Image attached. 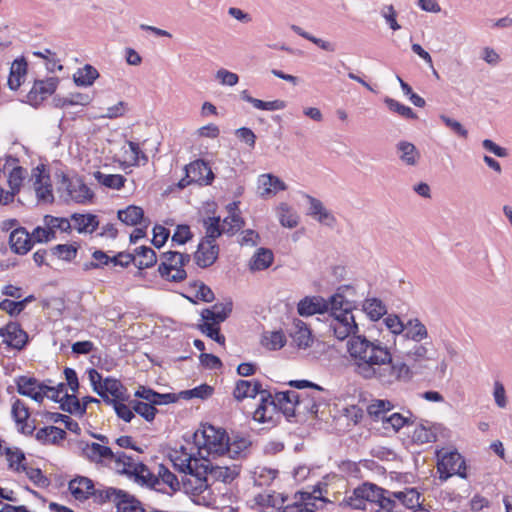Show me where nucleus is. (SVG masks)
Instances as JSON below:
<instances>
[{
    "label": "nucleus",
    "instance_id": "obj_10",
    "mask_svg": "<svg viewBox=\"0 0 512 512\" xmlns=\"http://www.w3.org/2000/svg\"><path fill=\"white\" fill-rule=\"evenodd\" d=\"M298 392L293 390L276 392V413L286 418L289 422L299 423L298 414L296 413Z\"/></svg>",
    "mask_w": 512,
    "mask_h": 512
},
{
    "label": "nucleus",
    "instance_id": "obj_16",
    "mask_svg": "<svg viewBox=\"0 0 512 512\" xmlns=\"http://www.w3.org/2000/svg\"><path fill=\"white\" fill-rule=\"evenodd\" d=\"M319 410L318 398L311 393H299L297 399L296 413L300 422H304L309 418L317 417Z\"/></svg>",
    "mask_w": 512,
    "mask_h": 512
},
{
    "label": "nucleus",
    "instance_id": "obj_1",
    "mask_svg": "<svg viewBox=\"0 0 512 512\" xmlns=\"http://www.w3.org/2000/svg\"><path fill=\"white\" fill-rule=\"evenodd\" d=\"M333 319L329 329L338 340L347 342L354 372L365 380H376L383 386L397 382H409L414 375L412 367L399 357H394L390 348L382 341L369 340L364 335H357L358 325L349 308L331 310Z\"/></svg>",
    "mask_w": 512,
    "mask_h": 512
},
{
    "label": "nucleus",
    "instance_id": "obj_5",
    "mask_svg": "<svg viewBox=\"0 0 512 512\" xmlns=\"http://www.w3.org/2000/svg\"><path fill=\"white\" fill-rule=\"evenodd\" d=\"M232 221L235 222V225L226 227L221 225V219L219 216L207 217L203 219V226L206 230V235L201 239V241L207 244H216V239L219 238L222 234L226 233L229 235H234L245 224L244 220L239 215H232Z\"/></svg>",
    "mask_w": 512,
    "mask_h": 512
},
{
    "label": "nucleus",
    "instance_id": "obj_2",
    "mask_svg": "<svg viewBox=\"0 0 512 512\" xmlns=\"http://www.w3.org/2000/svg\"><path fill=\"white\" fill-rule=\"evenodd\" d=\"M4 454L9 462V468L16 472H25L29 480L36 486L40 488H47L51 484L50 479L43 474L40 468L27 466L25 463L26 456L19 448L12 449L10 447H6L4 449Z\"/></svg>",
    "mask_w": 512,
    "mask_h": 512
},
{
    "label": "nucleus",
    "instance_id": "obj_3",
    "mask_svg": "<svg viewBox=\"0 0 512 512\" xmlns=\"http://www.w3.org/2000/svg\"><path fill=\"white\" fill-rule=\"evenodd\" d=\"M60 177L58 182V191H65V202L69 200L77 204H85L91 202L95 196L94 192L85 184L82 177L75 176L70 178L64 172L56 173Z\"/></svg>",
    "mask_w": 512,
    "mask_h": 512
},
{
    "label": "nucleus",
    "instance_id": "obj_18",
    "mask_svg": "<svg viewBox=\"0 0 512 512\" xmlns=\"http://www.w3.org/2000/svg\"><path fill=\"white\" fill-rule=\"evenodd\" d=\"M9 244L11 250L19 255L27 254L34 245L31 234L24 227L15 228L10 233Z\"/></svg>",
    "mask_w": 512,
    "mask_h": 512
},
{
    "label": "nucleus",
    "instance_id": "obj_17",
    "mask_svg": "<svg viewBox=\"0 0 512 512\" xmlns=\"http://www.w3.org/2000/svg\"><path fill=\"white\" fill-rule=\"evenodd\" d=\"M219 252L220 247L218 244H207L200 241L193 258L198 267L205 269L217 261Z\"/></svg>",
    "mask_w": 512,
    "mask_h": 512
},
{
    "label": "nucleus",
    "instance_id": "obj_45",
    "mask_svg": "<svg viewBox=\"0 0 512 512\" xmlns=\"http://www.w3.org/2000/svg\"><path fill=\"white\" fill-rule=\"evenodd\" d=\"M44 417L47 420L52 421L54 423H58L59 421H63V424L65 425V428L67 430H69L70 432L75 433L77 435H80V433H81V428H80L78 422L73 420L68 415L61 414V413H58V412L46 411L44 413Z\"/></svg>",
    "mask_w": 512,
    "mask_h": 512
},
{
    "label": "nucleus",
    "instance_id": "obj_8",
    "mask_svg": "<svg viewBox=\"0 0 512 512\" xmlns=\"http://www.w3.org/2000/svg\"><path fill=\"white\" fill-rule=\"evenodd\" d=\"M202 446L209 454L223 455L229 448V436L225 430L216 429L212 425L203 427L201 432Z\"/></svg>",
    "mask_w": 512,
    "mask_h": 512
},
{
    "label": "nucleus",
    "instance_id": "obj_50",
    "mask_svg": "<svg viewBox=\"0 0 512 512\" xmlns=\"http://www.w3.org/2000/svg\"><path fill=\"white\" fill-rule=\"evenodd\" d=\"M191 261V255L187 253L178 252L176 267L173 275H171V282L180 283L187 278V272L184 267Z\"/></svg>",
    "mask_w": 512,
    "mask_h": 512
},
{
    "label": "nucleus",
    "instance_id": "obj_33",
    "mask_svg": "<svg viewBox=\"0 0 512 512\" xmlns=\"http://www.w3.org/2000/svg\"><path fill=\"white\" fill-rule=\"evenodd\" d=\"M117 218L128 226H136L145 220L144 210L139 206L129 205L125 209L118 210Z\"/></svg>",
    "mask_w": 512,
    "mask_h": 512
},
{
    "label": "nucleus",
    "instance_id": "obj_49",
    "mask_svg": "<svg viewBox=\"0 0 512 512\" xmlns=\"http://www.w3.org/2000/svg\"><path fill=\"white\" fill-rule=\"evenodd\" d=\"M132 409L135 413L140 415L147 422H152L155 419L158 409L153 407L151 403H146L140 400H133L130 402Z\"/></svg>",
    "mask_w": 512,
    "mask_h": 512
},
{
    "label": "nucleus",
    "instance_id": "obj_23",
    "mask_svg": "<svg viewBox=\"0 0 512 512\" xmlns=\"http://www.w3.org/2000/svg\"><path fill=\"white\" fill-rule=\"evenodd\" d=\"M262 392V384L258 380H237L233 390V397L237 401H242L245 398H255Z\"/></svg>",
    "mask_w": 512,
    "mask_h": 512
},
{
    "label": "nucleus",
    "instance_id": "obj_6",
    "mask_svg": "<svg viewBox=\"0 0 512 512\" xmlns=\"http://www.w3.org/2000/svg\"><path fill=\"white\" fill-rule=\"evenodd\" d=\"M260 395V403L253 414V419L259 423H268L271 427L276 426L281 416L276 413V393L273 395L270 390L263 389Z\"/></svg>",
    "mask_w": 512,
    "mask_h": 512
},
{
    "label": "nucleus",
    "instance_id": "obj_44",
    "mask_svg": "<svg viewBox=\"0 0 512 512\" xmlns=\"http://www.w3.org/2000/svg\"><path fill=\"white\" fill-rule=\"evenodd\" d=\"M122 489L114 488V487H106L104 489H99L93 487L94 494L91 495L93 501L97 504H104L107 502H112L114 505L116 503V499L118 495L121 493Z\"/></svg>",
    "mask_w": 512,
    "mask_h": 512
},
{
    "label": "nucleus",
    "instance_id": "obj_7",
    "mask_svg": "<svg viewBox=\"0 0 512 512\" xmlns=\"http://www.w3.org/2000/svg\"><path fill=\"white\" fill-rule=\"evenodd\" d=\"M58 84V77H48L43 80L36 79L32 88L26 94L25 99H23L22 102L27 103L34 108H38L44 100L55 93Z\"/></svg>",
    "mask_w": 512,
    "mask_h": 512
},
{
    "label": "nucleus",
    "instance_id": "obj_27",
    "mask_svg": "<svg viewBox=\"0 0 512 512\" xmlns=\"http://www.w3.org/2000/svg\"><path fill=\"white\" fill-rule=\"evenodd\" d=\"M387 490L377 486L374 483L364 482L353 491L356 500H365L377 503L381 499V494H385Z\"/></svg>",
    "mask_w": 512,
    "mask_h": 512
},
{
    "label": "nucleus",
    "instance_id": "obj_46",
    "mask_svg": "<svg viewBox=\"0 0 512 512\" xmlns=\"http://www.w3.org/2000/svg\"><path fill=\"white\" fill-rule=\"evenodd\" d=\"M214 388L206 383L201 384L193 389L183 390L178 393L179 399L190 400L192 398L207 399L212 396Z\"/></svg>",
    "mask_w": 512,
    "mask_h": 512
},
{
    "label": "nucleus",
    "instance_id": "obj_31",
    "mask_svg": "<svg viewBox=\"0 0 512 512\" xmlns=\"http://www.w3.org/2000/svg\"><path fill=\"white\" fill-rule=\"evenodd\" d=\"M404 327L405 330L402 334L406 339L419 343L428 337L426 326L418 318L409 319Z\"/></svg>",
    "mask_w": 512,
    "mask_h": 512
},
{
    "label": "nucleus",
    "instance_id": "obj_9",
    "mask_svg": "<svg viewBox=\"0 0 512 512\" xmlns=\"http://www.w3.org/2000/svg\"><path fill=\"white\" fill-rule=\"evenodd\" d=\"M0 337L4 344L18 351L23 350L29 342L28 333L16 321H9L0 327Z\"/></svg>",
    "mask_w": 512,
    "mask_h": 512
},
{
    "label": "nucleus",
    "instance_id": "obj_24",
    "mask_svg": "<svg viewBox=\"0 0 512 512\" xmlns=\"http://www.w3.org/2000/svg\"><path fill=\"white\" fill-rule=\"evenodd\" d=\"M355 289L351 285H342L337 288V291L334 295H332L329 300L331 304V310H338L349 308L353 310L356 308L355 302L348 300L346 298L347 295H355Z\"/></svg>",
    "mask_w": 512,
    "mask_h": 512
},
{
    "label": "nucleus",
    "instance_id": "obj_60",
    "mask_svg": "<svg viewBox=\"0 0 512 512\" xmlns=\"http://www.w3.org/2000/svg\"><path fill=\"white\" fill-rule=\"evenodd\" d=\"M199 329L202 333L206 334L207 337L211 338L220 345L225 344V336L221 334L220 327L216 324L211 325L209 323H203L199 325Z\"/></svg>",
    "mask_w": 512,
    "mask_h": 512
},
{
    "label": "nucleus",
    "instance_id": "obj_41",
    "mask_svg": "<svg viewBox=\"0 0 512 512\" xmlns=\"http://www.w3.org/2000/svg\"><path fill=\"white\" fill-rule=\"evenodd\" d=\"M98 77L97 69L90 64H86L74 74L73 79L77 86H90Z\"/></svg>",
    "mask_w": 512,
    "mask_h": 512
},
{
    "label": "nucleus",
    "instance_id": "obj_21",
    "mask_svg": "<svg viewBox=\"0 0 512 512\" xmlns=\"http://www.w3.org/2000/svg\"><path fill=\"white\" fill-rule=\"evenodd\" d=\"M28 71V63L25 57L16 58L10 67L7 85L10 90L16 91L23 84Z\"/></svg>",
    "mask_w": 512,
    "mask_h": 512
},
{
    "label": "nucleus",
    "instance_id": "obj_12",
    "mask_svg": "<svg viewBox=\"0 0 512 512\" xmlns=\"http://www.w3.org/2000/svg\"><path fill=\"white\" fill-rule=\"evenodd\" d=\"M185 171L186 178H189L190 181L198 183L201 186L210 185L215 178L211 167L203 159H198L191 162L185 167Z\"/></svg>",
    "mask_w": 512,
    "mask_h": 512
},
{
    "label": "nucleus",
    "instance_id": "obj_25",
    "mask_svg": "<svg viewBox=\"0 0 512 512\" xmlns=\"http://www.w3.org/2000/svg\"><path fill=\"white\" fill-rule=\"evenodd\" d=\"M399 159L407 166H416L421 158L420 151L409 141H399L396 144Z\"/></svg>",
    "mask_w": 512,
    "mask_h": 512
},
{
    "label": "nucleus",
    "instance_id": "obj_52",
    "mask_svg": "<svg viewBox=\"0 0 512 512\" xmlns=\"http://www.w3.org/2000/svg\"><path fill=\"white\" fill-rule=\"evenodd\" d=\"M156 477L159 478L164 484L168 485L173 492H177L181 488L180 481L177 476L169 470L164 464L158 466V473Z\"/></svg>",
    "mask_w": 512,
    "mask_h": 512
},
{
    "label": "nucleus",
    "instance_id": "obj_42",
    "mask_svg": "<svg viewBox=\"0 0 512 512\" xmlns=\"http://www.w3.org/2000/svg\"><path fill=\"white\" fill-rule=\"evenodd\" d=\"M428 421L422 420L421 423L415 428L412 440L414 443L422 445L426 443L435 442L437 440V435L432 429L427 426Z\"/></svg>",
    "mask_w": 512,
    "mask_h": 512
},
{
    "label": "nucleus",
    "instance_id": "obj_58",
    "mask_svg": "<svg viewBox=\"0 0 512 512\" xmlns=\"http://www.w3.org/2000/svg\"><path fill=\"white\" fill-rule=\"evenodd\" d=\"M33 244L34 243H47L56 237V232L47 226L46 228L37 226L31 233Z\"/></svg>",
    "mask_w": 512,
    "mask_h": 512
},
{
    "label": "nucleus",
    "instance_id": "obj_35",
    "mask_svg": "<svg viewBox=\"0 0 512 512\" xmlns=\"http://www.w3.org/2000/svg\"><path fill=\"white\" fill-rule=\"evenodd\" d=\"M178 251L163 252L160 257L163 260L158 266V273L160 277L166 281L171 282V275L175 271Z\"/></svg>",
    "mask_w": 512,
    "mask_h": 512
},
{
    "label": "nucleus",
    "instance_id": "obj_38",
    "mask_svg": "<svg viewBox=\"0 0 512 512\" xmlns=\"http://www.w3.org/2000/svg\"><path fill=\"white\" fill-rule=\"evenodd\" d=\"M34 300L35 296L32 294L28 295L27 297L19 301L3 299L0 302V309L8 313L10 316L15 317L26 308L27 304L31 303Z\"/></svg>",
    "mask_w": 512,
    "mask_h": 512
},
{
    "label": "nucleus",
    "instance_id": "obj_37",
    "mask_svg": "<svg viewBox=\"0 0 512 512\" xmlns=\"http://www.w3.org/2000/svg\"><path fill=\"white\" fill-rule=\"evenodd\" d=\"M363 311L372 321H377L387 313L386 305L378 298L366 299L363 303Z\"/></svg>",
    "mask_w": 512,
    "mask_h": 512
},
{
    "label": "nucleus",
    "instance_id": "obj_39",
    "mask_svg": "<svg viewBox=\"0 0 512 512\" xmlns=\"http://www.w3.org/2000/svg\"><path fill=\"white\" fill-rule=\"evenodd\" d=\"M278 218L283 227L295 228L299 223V216L287 203H280L277 207Z\"/></svg>",
    "mask_w": 512,
    "mask_h": 512
},
{
    "label": "nucleus",
    "instance_id": "obj_13",
    "mask_svg": "<svg viewBox=\"0 0 512 512\" xmlns=\"http://www.w3.org/2000/svg\"><path fill=\"white\" fill-rule=\"evenodd\" d=\"M331 310L330 300L321 296H306L297 305L300 316L308 317L315 314H325Z\"/></svg>",
    "mask_w": 512,
    "mask_h": 512
},
{
    "label": "nucleus",
    "instance_id": "obj_34",
    "mask_svg": "<svg viewBox=\"0 0 512 512\" xmlns=\"http://www.w3.org/2000/svg\"><path fill=\"white\" fill-rule=\"evenodd\" d=\"M274 260V255L272 250L268 248L261 247L257 250L250 261V270L252 271H262L269 268Z\"/></svg>",
    "mask_w": 512,
    "mask_h": 512
},
{
    "label": "nucleus",
    "instance_id": "obj_51",
    "mask_svg": "<svg viewBox=\"0 0 512 512\" xmlns=\"http://www.w3.org/2000/svg\"><path fill=\"white\" fill-rule=\"evenodd\" d=\"M262 344L270 350H279L286 344V337L282 331L264 333Z\"/></svg>",
    "mask_w": 512,
    "mask_h": 512
},
{
    "label": "nucleus",
    "instance_id": "obj_47",
    "mask_svg": "<svg viewBox=\"0 0 512 512\" xmlns=\"http://www.w3.org/2000/svg\"><path fill=\"white\" fill-rule=\"evenodd\" d=\"M393 496L408 509L420 507V493L414 488L407 489L406 491L393 492Z\"/></svg>",
    "mask_w": 512,
    "mask_h": 512
},
{
    "label": "nucleus",
    "instance_id": "obj_56",
    "mask_svg": "<svg viewBox=\"0 0 512 512\" xmlns=\"http://www.w3.org/2000/svg\"><path fill=\"white\" fill-rule=\"evenodd\" d=\"M42 179L43 176L41 174H39L36 178V184H38V186L36 187V196L39 201L53 203L54 196L52 193V186L50 183L42 184Z\"/></svg>",
    "mask_w": 512,
    "mask_h": 512
},
{
    "label": "nucleus",
    "instance_id": "obj_36",
    "mask_svg": "<svg viewBox=\"0 0 512 512\" xmlns=\"http://www.w3.org/2000/svg\"><path fill=\"white\" fill-rule=\"evenodd\" d=\"M132 254L141 258L136 264L139 270L151 268L157 263V254L149 246L137 247Z\"/></svg>",
    "mask_w": 512,
    "mask_h": 512
},
{
    "label": "nucleus",
    "instance_id": "obj_53",
    "mask_svg": "<svg viewBox=\"0 0 512 512\" xmlns=\"http://www.w3.org/2000/svg\"><path fill=\"white\" fill-rule=\"evenodd\" d=\"M214 467L199 463V460L192 456L191 473H187L195 477L196 480H203V484H208L207 475L213 473Z\"/></svg>",
    "mask_w": 512,
    "mask_h": 512
},
{
    "label": "nucleus",
    "instance_id": "obj_11",
    "mask_svg": "<svg viewBox=\"0 0 512 512\" xmlns=\"http://www.w3.org/2000/svg\"><path fill=\"white\" fill-rule=\"evenodd\" d=\"M118 472L121 475H125L128 478L134 479V481L142 486H147L149 488L155 489L159 484V478L153 474L148 466L143 462H138L133 466V469L122 468L119 469Z\"/></svg>",
    "mask_w": 512,
    "mask_h": 512
},
{
    "label": "nucleus",
    "instance_id": "obj_29",
    "mask_svg": "<svg viewBox=\"0 0 512 512\" xmlns=\"http://www.w3.org/2000/svg\"><path fill=\"white\" fill-rule=\"evenodd\" d=\"M115 499L117 512H145L140 500L125 490H121L118 498Z\"/></svg>",
    "mask_w": 512,
    "mask_h": 512
},
{
    "label": "nucleus",
    "instance_id": "obj_30",
    "mask_svg": "<svg viewBox=\"0 0 512 512\" xmlns=\"http://www.w3.org/2000/svg\"><path fill=\"white\" fill-rule=\"evenodd\" d=\"M119 390L127 391L126 387L121 383L119 379L109 376L103 380V385L99 389L100 392L97 394L106 404H110L115 402V399L111 398L116 397V393Z\"/></svg>",
    "mask_w": 512,
    "mask_h": 512
},
{
    "label": "nucleus",
    "instance_id": "obj_61",
    "mask_svg": "<svg viewBox=\"0 0 512 512\" xmlns=\"http://www.w3.org/2000/svg\"><path fill=\"white\" fill-rule=\"evenodd\" d=\"M169 236H170L169 229H167L166 227H164L162 225L156 224L153 227V238L151 240V243L153 244L154 247H156L157 249H160L161 247H163L165 245Z\"/></svg>",
    "mask_w": 512,
    "mask_h": 512
},
{
    "label": "nucleus",
    "instance_id": "obj_43",
    "mask_svg": "<svg viewBox=\"0 0 512 512\" xmlns=\"http://www.w3.org/2000/svg\"><path fill=\"white\" fill-rule=\"evenodd\" d=\"M408 417L396 412L387 416L384 421V428L387 429L390 425L395 432H398L404 426H409L415 423L416 417L410 412Z\"/></svg>",
    "mask_w": 512,
    "mask_h": 512
},
{
    "label": "nucleus",
    "instance_id": "obj_19",
    "mask_svg": "<svg viewBox=\"0 0 512 512\" xmlns=\"http://www.w3.org/2000/svg\"><path fill=\"white\" fill-rule=\"evenodd\" d=\"M94 482L85 476H76L68 483V489L72 496L78 501H85L91 498Z\"/></svg>",
    "mask_w": 512,
    "mask_h": 512
},
{
    "label": "nucleus",
    "instance_id": "obj_22",
    "mask_svg": "<svg viewBox=\"0 0 512 512\" xmlns=\"http://www.w3.org/2000/svg\"><path fill=\"white\" fill-rule=\"evenodd\" d=\"M233 303L231 300L226 303H216L211 308L203 309L201 317L203 320L211 321L219 325L224 322L232 313Z\"/></svg>",
    "mask_w": 512,
    "mask_h": 512
},
{
    "label": "nucleus",
    "instance_id": "obj_28",
    "mask_svg": "<svg viewBox=\"0 0 512 512\" xmlns=\"http://www.w3.org/2000/svg\"><path fill=\"white\" fill-rule=\"evenodd\" d=\"M394 409V404L387 399H374L367 406V414L371 420L384 423L387 413Z\"/></svg>",
    "mask_w": 512,
    "mask_h": 512
},
{
    "label": "nucleus",
    "instance_id": "obj_48",
    "mask_svg": "<svg viewBox=\"0 0 512 512\" xmlns=\"http://www.w3.org/2000/svg\"><path fill=\"white\" fill-rule=\"evenodd\" d=\"M78 244H58L51 248V254L59 259L71 262L77 256Z\"/></svg>",
    "mask_w": 512,
    "mask_h": 512
},
{
    "label": "nucleus",
    "instance_id": "obj_59",
    "mask_svg": "<svg viewBox=\"0 0 512 512\" xmlns=\"http://www.w3.org/2000/svg\"><path fill=\"white\" fill-rule=\"evenodd\" d=\"M181 483L186 493H191L195 496L202 494L209 487V484H203V480L195 479L193 481L187 477H183Z\"/></svg>",
    "mask_w": 512,
    "mask_h": 512
},
{
    "label": "nucleus",
    "instance_id": "obj_64",
    "mask_svg": "<svg viewBox=\"0 0 512 512\" xmlns=\"http://www.w3.org/2000/svg\"><path fill=\"white\" fill-rule=\"evenodd\" d=\"M193 238V233L190 230L189 225L179 224L177 225L174 234L172 235V242L179 245H184Z\"/></svg>",
    "mask_w": 512,
    "mask_h": 512
},
{
    "label": "nucleus",
    "instance_id": "obj_26",
    "mask_svg": "<svg viewBox=\"0 0 512 512\" xmlns=\"http://www.w3.org/2000/svg\"><path fill=\"white\" fill-rule=\"evenodd\" d=\"M258 183L259 189H262L260 192L262 197L275 195L279 191H284L287 189L286 184L279 177L273 174L261 175L259 177Z\"/></svg>",
    "mask_w": 512,
    "mask_h": 512
},
{
    "label": "nucleus",
    "instance_id": "obj_20",
    "mask_svg": "<svg viewBox=\"0 0 512 512\" xmlns=\"http://www.w3.org/2000/svg\"><path fill=\"white\" fill-rule=\"evenodd\" d=\"M287 330L299 348L305 349L311 346L313 342L311 331L302 320L293 318L291 328Z\"/></svg>",
    "mask_w": 512,
    "mask_h": 512
},
{
    "label": "nucleus",
    "instance_id": "obj_14",
    "mask_svg": "<svg viewBox=\"0 0 512 512\" xmlns=\"http://www.w3.org/2000/svg\"><path fill=\"white\" fill-rule=\"evenodd\" d=\"M12 417L15 423L19 427V432L26 436L35 435L34 432L36 430L35 420L32 421V424L28 423V419L30 417L29 408L26 404L20 399H16L12 404L11 409Z\"/></svg>",
    "mask_w": 512,
    "mask_h": 512
},
{
    "label": "nucleus",
    "instance_id": "obj_63",
    "mask_svg": "<svg viewBox=\"0 0 512 512\" xmlns=\"http://www.w3.org/2000/svg\"><path fill=\"white\" fill-rule=\"evenodd\" d=\"M44 223L46 226L52 228L54 231L55 229H59L62 232L67 233L71 231V224L67 218L46 215L44 217Z\"/></svg>",
    "mask_w": 512,
    "mask_h": 512
},
{
    "label": "nucleus",
    "instance_id": "obj_55",
    "mask_svg": "<svg viewBox=\"0 0 512 512\" xmlns=\"http://www.w3.org/2000/svg\"><path fill=\"white\" fill-rule=\"evenodd\" d=\"M250 445L249 439L236 435L232 442L229 441V448L226 450V453H229L230 457L235 459Z\"/></svg>",
    "mask_w": 512,
    "mask_h": 512
},
{
    "label": "nucleus",
    "instance_id": "obj_40",
    "mask_svg": "<svg viewBox=\"0 0 512 512\" xmlns=\"http://www.w3.org/2000/svg\"><path fill=\"white\" fill-rule=\"evenodd\" d=\"M94 177L99 184L116 190L123 188L127 181L121 174H104L101 171H96Z\"/></svg>",
    "mask_w": 512,
    "mask_h": 512
},
{
    "label": "nucleus",
    "instance_id": "obj_54",
    "mask_svg": "<svg viewBox=\"0 0 512 512\" xmlns=\"http://www.w3.org/2000/svg\"><path fill=\"white\" fill-rule=\"evenodd\" d=\"M384 103L386 104V106L388 107V109L390 111L398 113L399 115H401L402 117H404L406 119H416L417 118L416 113L409 106H406L393 98L386 97L384 99Z\"/></svg>",
    "mask_w": 512,
    "mask_h": 512
},
{
    "label": "nucleus",
    "instance_id": "obj_57",
    "mask_svg": "<svg viewBox=\"0 0 512 512\" xmlns=\"http://www.w3.org/2000/svg\"><path fill=\"white\" fill-rule=\"evenodd\" d=\"M427 344V342L423 344H420V342L418 344H415L410 350L406 352L405 357L407 358V360H412L415 362L428 360L429 349L427 347Z\"/></svg>",
    "mask_w": 512,
    "mask_h": 512
},
{
    "label": "nucleus",
    "instance_id": "obj_15",
    "mask_svg": "<svg viewBox=\"0 0 512 512\" xmlns=\"http://www.w3.org/2000/svg\"><path fill=\"white\" fill-rule=\"evenodd\" d=\"M78 447L81 449V456L91 462L100 463L103 459L112 460L114 458V452L106 445L79 441Z\"/></svg>",
    "mask_w": 512,
    "mask_h": 512
},
{
    "label": "nucleus",
    "instance_id": "obj_32",
    "mask_svg": "<svg viewBox=\"0 0 512 512\" xmlns=\"http://www.w3.org/2000/svg\"><path fill=\"white\" fill-rule=\"evenodd\" d=\"M74 227L79 233H93L99 226L98 217L94 214L74 213L71 215Z\"/></svg>",
    "mask_w": 512,
    "mask_h": 512
},
{
    "label": "nucleus",
    "instance_id": "obj_62",
    "mask_svg": "<svg viewBox=\"0 0 512 512\" xmlns=\"http://www.w3.org/2000/svg\"><path fill=\"white\" fill-rule=\"evenodd\" d=\"M381 16L385 19L388 26L393 30L397 31L401 29V26L397 22V11L393 5H384L380 11Z\"/></svg>",
    "mask_w": 512,
    "mask_h": 512
},
{
    "label": "nucleus",
    "instance_id": "obj_4",
    "mask_svg": "<svg viewBox=\"0 0 512 512\" xmlns=\"http://www.w3.org/2000/svg\"><path fill=\"white\" fill-rule=\"evenodd\" d=\"M437 472L441 481H446L453 475L466 479L467 472L464 457L456 450L445 452L441 456L438 454Z\"/></svg>",
    "mask_w": 512,
    "mask_h": 512
}]
</instances>
